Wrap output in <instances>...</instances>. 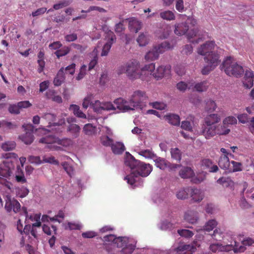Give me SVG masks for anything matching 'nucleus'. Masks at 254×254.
Listing matches in <instances>:
<instances>
[{
  "mask_svg": "<svg viewBox=\"0 0 254 254\" xmlns=\"http://www.w3.org/2000/svg\"><path fill=\"white\" fill-rule=\"evenodd\" d=\"M147 98L145 92L136 90L133 93L128 101L119 98L115 100L114 103L118 109L125 112L136 109H142L145 106Z\"/></svg>",
  "mask_w": 254,
  "mask_h": 254,
  "instance_id": "1",
  "label": "nucleus"
},
{
  "mask_svg": "<svg viewBox=\"0 0 254 254\" xmlns=\"http://www.w3.org/2000/svg\"><path fill=\"white\" fill-rule=\"evenodd\" d=\"M154 68V64L153 63L146 65L141 68L139 62L133 60L129 61L125 64L119 66L117 72L118 74L126 73L127 77L131 80H135L138 78L143 79V74L145 73L146 70H148L149 69L151 71Z\"/></svg>",
  "mask_w": 254,
  "mask_h": 254,
  "instance_id": "2",
  "label": "nucleus"
},
{
  "mask_svg": "<svg viewBox=\"0 0 254 254\" xmlns=\"http://www.w3.org/2000/svg\"><path fill=\"white\" fill-rule=\"evenodd\" d=\"M221 66V69L229 76L241 77L245 71L243 67L230 57L224 60Z\"/></svg>",
  "mask_w": 254,
  "mask_h": 254,
  "instance_id": "3",
  "label": "nucleus"
},
{
  "mask_svg": "<svg viewBox=\"0 0 254 254\" xmlns=\"http://www.w3.org/2000/svg\"><path fill=\"white\" fill-rule=\"evenodd\" d=\"M152 167L149 164H145L140 162L136 171L131 172L128 176L125 177L128 184L133 185L136 182V178L138 176L145 177L148 176L152 171Z\"/></svg>",
  "mask_w": 254,
  "mask_h": 254,
  "instance_id": "4",
  "label": "nucleus"
},
{
  "mask_svg": "<svg viewBox=\"0 0 254 254\" xmlns=\"http://www.w3.org/2000/svg\"><path fill=\"white\" fill-rule=\"evenodd\" d=\"M170 48V44L166 41L154 46L146 54L144 57L145 59L147 61H153L157 60L160 54L163 53L166 50Z\"/></svg>",
  "mask_w": 254,
  "mask_h": 254,
  "instance_id": "5",
  "label": "nucleus"
},
{
  "mask_svg": "<svg viewBox=\"0 0 254 254\" xmlns=\"http://www.w3.org/2000/svg\"><path fill=\"white\" fill-rule=\"evenodd\" d=\"M39 142L46 144L56 142L58 144L62 145L65 147H68L72 146L73 144V141L70 138H64L63 139H60L53 135H49L45 137H43L40 139Z\"/></svg>",
  "mask_w": 254,
  "mask_h": 254,
  "instance_id": "6",
  "label": "nucleus"
},
{
  "mask_svg": "<svg viewBox=\"0 0 254 254\" xmlns=\"http://www.w3.org/2000/svg\"><path fill=\"white\" fill-rule=\"evenodd\" d=\"M195 24L196 20L194 18L189 17L185 22L175 25L174 32L176 35L179 36L184 35L191 27L194 26Z\"/></svg>",
  "mask_w": 254,
  "mask_h": 254,
  "instance_id": "7",
  "label": "nucleus"
},
{
  "mask_svg": "<svg viewBox=\"0 0 254 254\" xmlns=\"http://www.w3.org/2000/svg\"><path fill=\"white\" fill-rule=\"evenodd\" d=\"M22 127L24 128L26 132L19 135V139L27 145L31 144L34 140L33 133L34 130L36 131L37 129H35L34 127L31 124H24Z\"/></svg>",
  "mask_w": 254,
  "mask_h": 254,
  "instance_id": "8",
  "label": "nucleus"
},
{
  "mask_svg": "<svg viewBox=\"0 0 254 254\" xmlns=\"http://www.w3.org/2000/svg\"><path fill=\"white\" fill-rule=\"evenodd\" d=\"M124 237H116L114 235H108L103 237L104 242V246L107 251H112V248L109 247L110 245L113 247L121 246L122 240Z\"/></svg>",
  "mask_w": 254,
  "mask_h": 254,
  "instance_id": "9",
  "label": "nucleus"
},
{
  "mask_svg": "<svg viewBox=\"0 0 254 254\" xmlns=\"http://www.w3.org/2000/svg\"><path fill=\"white\" fill-rule=\"evenodd\" d=\"M155 166L161 170L169 169L170 171H174L180 166V165L172 164L164 158L156 156L153 160Z\"/></svg>",
  "mask_w": 254,
  "mask_h": 254,
  "instance_id": "10",
  "label": "nucleus"
},
{
  "mask_svg": "<svg viewBox=\"0 0 254 254\" xmlns=\"http://www.w3.org/2000/svg\"><path fill=\"white\" fill-rule=\"evenodd\" d=\"M121 246L118 248H122L121 253L122 254H131L136 247V241L131 243V241L127 237H124L122 240Z\"/></svg>",
  "mask_w": 254,
  "mask_h": 254,
  "instance_id": "11",
  "label": "nucleus"
},
{
  "mask_svg": "<svg viewBox=\"0 0 254 254\" xmlns=\"http://www.w3.org/2000/svg\"><path fill=\"white\" fill-rule=\"evenodd\" d=\"M116 106L110 102H101L98 100L95 101L92 106L94 111L97 113H101L103 110L110 111L118 109L117 105L114 102Z\"/></svg>",
  "mask_w": 254,
  "mask_h": 254,
  "instance_id": "12",
  "label": "nucleus"
},
{
  "mask_svg": "<svg viewBox=\"0 0 254 254\" xmlns=\"http://www.w3.org/2000/svg\"><path fill=\"white\" fill-rule=\"evenodd\" d=\"M14 165L11 161H4L0 165V176L8 178L12 174Z\"/></svg>",
  "mask_w": 254,
  "mask_h": 254,
  "instance_id": "13",
  "label": "nucleus"
},
{
  "mask_svg": "<svg viewBox=\"0 0 254 254\" xmlns=\"http://www.w3.org/2000/svg\"><path fill=\"white\" fill-rule=\"evenodd\" d=\"M154 69L155 68L150 71L149 69L148 70H146L145 74L152 75L156 80H159L163 78L165 74H169L170 72L169 66L161 65L159 66L155 71H154Z\"/></svg>",
  "mask_w": 254,
  "mask_h": 254,
  "instance_id": "14",
  "label": "nucleus"
},
{
  "mask_svg": "<svg viewBox=\"0 0 254 254\" xmlns=\"http://www.w3.org/2000/svg\"><path fill=\"white\" fill-rule=\"evenodd\" d=\"M106 38H108V41L104 45L101 54V56H106L108 55V53L113 45V44L116 41V36L111 31H109L107 33Z\"/></svg>",
  "mask_w": 254,
  "mask_h": 254,
  "instance_id": "15",
  "label": "nucleus"
},
{
  "mask_svg": "<svg viewBox=\"0 0 254 254\" xmlns=\"http://www.w3.org/2000/svg\"><path fill=\"white\" fill-rule=\"evenodd\" d=\"M5 200V209L7 212H10L12 210L15 213H16L20 209V204L16 199L7 195Z\"/></svg>",
  "mask_w": 254,
  "mask_h": 254,
  "instance_id": "16",
  "label": "nucleus"
},
{
  "mask_svg": "<svg viewBox=\"0 0 254 254\" xmlns=\"http://www.w3.org/2000/svg\"><path fill=\"white\" fill-rule=\"evenodd\" d=\"M220 51L219 52L217 51L216 52L215 50L213 51V52L208 54L207 55L204 57V60L207 64H210V65L216 67L220 62Z\"/></svg>",
  "mask_w": 254,
  "mask_h": 254,
  "instance_id": "17",
  "label": "nucleus"
},
{
  "mask_svg": "<svg viewBox=\"0 0 254 254\" xmlns=\"http://www.w3.org/2000/svg\"><path fill=\"white\" fill-rule=\"evenodd\" d=\"M215 42L214 41H207L201 45L197 49V53L205 57L208 54L214 51Z\"/></svg>",
  "mask_w": 254,
  "mask_h": 254,
  "instance_id": "18",
  "label": "nucleus"
},
{
  "mask_svg": "<svg viewBox=\"0 0 254 254\" xmlns=\"http://www.w3.org/2000/svg\"><path fill=\"white\" fill-rule=\"evenodd\" d=\"M140 162L139 160L135 159L129 152L126 153L125 164L129 167L132 172L136 171Z\"/></svg>",
  "mask_w": 254,
  "mask_h": 254,
  "instance_id": "19",
  "label": "nucleus"
},
{
  "mask_svg": "<svg viewBox=\"0 0 254 254\" xmlns=\"http://www.w3.org/2000/svg\"><path fill=\"white\" fill-rule=\"evenodd\" d=\"M140 162L139 160L135 159L129 152L126 153L125 164L129 167L132 172L136 171Z\"/></svg>",
  "mask_w": 254,
  "mask_h": 254,
  "instance_id": "20",
  "label": "nucleus"
},
{
  "mask_svg": "<svg viewBox=\"0 0 254 254\" xmlns=\"http://www.w3.org/2000/svg\"><path fill=\"white\" fill-rule=\"evenodd\" d=\"M201 132L206 139H209L217 134L216 126L202 124Z\"/></svg>",
  "mask_w": 254,
  "mask_h": 254,
  "instance_id": "21",
  "label": "nucleus"
},
{
  "mask_svg": "<svg viewBox=\"0 0 254 254\" xmlns=\"http://www.w3.org/2000/svg\"><path fill=\"white\" fill-rule=\"evenodd\" d=\"M178 254H192L195 251V248L193 245L181 244L175 249Z\"/></svg>",
  "mask_w": 254,
  "mask_h": 254,
  "instance_id": "22",
  "label": "nucleus"
},
{
  "mask_svg": "<svg viewBox=\"0 0 254 254\" xmlns=\"http://www.w3.org/2000/svg\"><path fill=\"white\" fill-rule=\"evenodd\" d=\"M190 195L194 202H200L204 198V194L201 190L190 187Z\"/></svg>",
  "mask_w": 254,
  "mask_h": 254,
  "instance_id": "23",
  "label": "nucleus"
},
{
  "mask_svg": "<svg viewBox=\"0 0 254 254\" xmlns=\"http://www.w3.org/2000/svg\"><path fill=\"white\" fill-rule=\"evenodd\" d=\"M221 120L220 116L216 114H211L206 116L204 119L202 124L209 126H217L216 124L218 123Z\"/></svg>",
  "mask_w": 254,
  "mask_h": 254,
  "instance_id": "24",
  "label": "nucleus"
},
{
  "mask_svg": "<svg viewBox=\"0 0 254 254\" xmlns=\"http://www.w3.org/2000/svg\"><path fill=\"white\" fill-rule=\"evenodd\" d=\"M254 73L251 70H246L243 80L244 86L247 88H251L254 85Z\"/></svg>",
  "mask_w": 254,
  "mask_h": 254,
  "instance_id": "25",
  "label": "nucleus"
},
{
  "mask_svg": "<svg viewBox=\"0 0 254 254\" xmlns=\"http://www.w3.org/2000/svg\"><path fill=\"white\" fill-rule=\"evenodd\" d=\"M127 20L128 21V28L130 31L137 33L141 29L142 23L136 18L131 17Z\"/></svg>",
  "mask_w": 254,
  "mask_h": 254,
  "instance_id": "26",
  "label": "nucleus"
},
{
  "mask_svg": "<svg viewBox=\"0 0 254 254\" xmlns=\"http://www.w3.org/2000/svg\"><path fill=\"white\" fill-rule=\"evenodd\" d=\"M66 130L69 133L71 137L74 139L79 136L81 128L77 124H71L67 127Z\"/></svg>",
  "mask_w": 254,
  "mask_h": 254,
  "instance_id": "27",
  "label": "nucleus"
},
{
  "mask_svg": "<svg viewBox=\"0 0 254 254\" xmlns=\"http://www.w3.org/2000/svg\"><path fill=\"white\" fill-rule=\"evenodd\" d=\"M185 220L190 223L194 224L198 219V213L196 211L189 210L185 214Z\"/></svg>",
  "mask_w": 254,
  "mask_h": 254,
  "instance_id": "28",
  "label": "nucleus"
},
{
  "mask_svg": "<svg viewBox=\"0 0 254 254\" xmlns=\"http://www.w3.org/2000/svg\"><path fill=\"white\" fill-rule=\"evenodd\" d=\"M190 187L182 188L176 191V196L179 199L184 200L190 195Z\"/></svg>",
  "mask_w": 254,
  "mask_h": 254,
  "instance_id": "29",
  "label": "nucleus"
},
{
  "mask_svg": "<svg viewBox=\"0 0 254 254\" xmlns=\"http://www.w3.org/2000/svg\"><path fill=\"white\" fill-rule=\"evenodd\" d=\"M111 148L113 153L117 155L122 154L126 149L123 143L119 141L114 142Z\"/></svg>",
  "mask_w": 254,
  "mask_h": 254,
  "instance_id": "30",
  "label": "nucleus"
},
{
  "mask_svg": "<svg viewBox=\"0 0 254 254\" xmlns=\"http://www.w3.org/2000/svg\"><path fill=\"white\" fill-rule=\"evenodd\" d=\"M164 118L172 125L178 126L180 124V117L176 114L169 113L165 115Z\"/></svg>",
  "mask_w": 254,
  "mask_h": 254,
  "instance_id": "31",
  "label": "nucleus"
},
{
  "mask_svg": "<svg viewBox=\"0 0 254 254\" xmlns=\"http://www.w3.org/2000/svg\"><path fill=\"white\" fill-rule=\"evenodd\" d=\"M180 176L184 179L190 178L193 177L194 173L193 170L190 167H184L179 172Z\"/></svg>",
  "mask_w": 254,
  "mask_h": 254,
  "instance_id": "32",
  "label": "nucleus"
},
{
  "mask_svg": "<svg viewBox=\"0 0 254 254\" xmlns=\"http://www.w3.org/2000/svg\"><path fill=\"white\" fill-rule=\"evenodd\" d=\"M228 246H223L219 243H213L209 246V250L213 253L224 252L228 251Z\"/></svg>",
  "mask_w": 254,
  "mask_h": 254,
  "instance_id": "33",
  "label": "nucleus"
},
{
  "mask_svg": "<svg viewBox=\"0 0 254 254\" xmlns=\"http://www.w3.org/2000/svg\"><path fill=\"white\" fill-rule=\"evenodd\" d=\"M64 68H61L58 71L56 77L54 78V84L56 86H60L64 80Z\"/></svg>",
  "mask_w": 254,
  "mask_h": 254,
  "instance_id": "34",
  "label": "nucleus"
},
{
  "mask_svg": "<svg viewBox=\"0 0 254 254\" xmlns=\"http://www.w3.org/2000/svg\"><path fill=\"white\" fill-rule=\"evenodd\" d=\"M231 162L226 155H222L219 160L218 165L221 168L228 169L230 166Z\"/></svg>",
  "mask_w": 254,
  "mask_h": 254,
  "instance_id": "35",
  "label": "nucleus"
},
{
  "mask_svg": "<svg viewBox=\"0 0 254 254\" xmlns=\"http://www.w3.org/2000/svg\"><path fill=\"white\" fill-rule=\"evenodd\" d=\"M136 41L139 46H145L149 41L148 35L146 33H142L139 35Z\"/></svg>",
  "mask_w": 254,
  "mask_h": 254,
  "instance_id": "36",
  "label": "nucleus"
},
{
  "mask_svg": "<svg viewBox=\"0 0 254 254\" xmlns=\"http://www.w3.org/2000/svg\"><path fill=\"white\" fill-rule=\"evenodd\" d=\"M70 111H72L73 114L78 118L85 119L86 116L80 110L78 106L76 105H71L69 109Z\"/></svg>",
  "mask_w": 254,
  "mask_h": 254,
  "instance_id": "37",
  "label": "nucleus"
},
{
  "mask_svg": "<svg viewBox=\"0 0 254 254\" xmlns=\"http://www.w3.org/2000/svg\"><path fill=\"white\" fill-rule=\"evenodd\" d=\"M227 246H228V251L232 249L235 253L243 252L246 250V248L244 246H239V244L236 241H234L233 244L232 243L231 245H228Z\"/></svg>",
  "mask_w": 254,
  "mask_h": 254,
  "instance_id": "38",
  "label": "nucleus"
},
{
  "mask_svg": "<svg viewBox=\"0 0 254 254\" xmlns=\"http://www.w3.org/2000/svg\"><path fill=\"white\" fill-rule=\"evenodd\" d=\"M217 134L219 135H226L228 134L230 131V129L228 127L227 125L222 124L216 126Z\"/></svg>",
  "mask_w": 254,
  "mask_h": 254,
  "instance_id": "39",
  "label": "nucleus"
},
{
  "mask_svg": "<svg viewBox=\"0 0 254 254\" xmlns=\"http://www.w3.org/2000/svg\"><path fill=\"white\" fill-rule=\"evenodd\" d=\"M217 107L215 101L211 99H207L205 101V110L207 112L212 113L214 112Z\"/></svg>",
  "mask_w": 254,
  "mask_h": 254,
  "instance_id": "40",
  "label": "nucleus"
},
{
  "mask_svg": "<svg viewBox=\"0 0 254 254\" xmlns=\"http://www.w3.org/2000/svg\"><path fill=\"white\" fill-rule=\"evenodd\" d=\"M159 15L161 18L166 20H173L175 19L174 13L170 10H166L160 13Z\"/></svg>",
  "mask_w": 254,
  "mask_h": 254,
  "instance_id": "41",
  "label": "nucleus"
},
{
  "mask_svg": "<svg viewBox=\"0 0 254 254\" xmlns=\"http://www.w3.org/2000/svg\"><path fill=\"white\" fill-rule=\"evenodd\" d=\"M83 131L86 135H92L96 132V127L91 124H87L84 125Z\"/></svg>",
  "mask_w": 254,
  "mask_h": 254,
  "instance_id": "42",
  "label": "nucleus"
},
{
  "mask_svg": "<svg viewBox=\"0 0 254 254\" xmlns=\"http://www.w3.org/2000/svg\"><path fill=\"white\" fill-rule=\"evenodd\" d=\"M100 141L103 146L110 147L114 142V140L108 135H102L100 137Z\"/></svg>",
  "mask_w": 254,
  "mask_h": 254,
  "instance_id": "43",
  "label": "nucleus"
},
{
  "mask_svg": "<svg viewBox=\"0 0 254 254\" xmlns=\"http://www.w3.org/2000/svg\"><path fill=\"white\" fill-rule=\"evenodd\" d=\"M16 147V143L13 141H8L2 143L1 147L4 151L13 150Z\"/></svg>",
  "mask_w": 254,
  "mask_h": 254,
  "instance_id": "44",
  "label": "nucleus"
},
{
  "mask_svg": "<svg viewBox=\"0 0 254 254\" xmlns=\"http://www.w3.org/2000/svg\"><path fill=\"white\" fill-rule=\"evenodd\" d=\"M138 154L146 158L152 159L153 160L156 156L151 149H141Z\"/></svg>",
  "mask_w": 254,
  "mask_h": 254,
  "instance_id": "45",
  "label": "nucleus"
},
{
  "mask_svg": "<svg viewBox=\"0 0 254 254\" xmlns=\"http://www.w3.org/2000/svg\"><path fill=\"white\" fill-rule=\"evenodd\" d=\"M93 56L92 59L88 65V70H91L97 64L98 57H97V50L95 48L92 53Z\"/></svg>",
  "mask_w": 254,
  "mask_h": 254,
  "instance_id": "46",
  "label": "nucleus"
},
{
  "mask_svg": "<svg viewBox=\"0 0 254 254\" xmlns=\"http://www.w3.org/2000/svg\"><path fill=\"white\" fill-rule=\"evenodd\" d=\"M208 84L207 81H204L195 84L194 88L198 92H203L207 90Z\"/></svg>",
  "mask_w": 254,
  "mask_h": 254,
  "instance_id": "47",
  "label": "nucleus"
},
{
  "mask_svg": "<svg viewBox=\"0 0 254 254\" xmlns=\"http://www.w3.org/2000/svg\"><path fill=\"white\" fill-rule=\"evenodd\" d=\"M217 225V223L215 220L212 219L209 220L203 226L204 231L209 232L212 230Z\"/></svg>",
  "mask_w": 254,
  "mask_h": 254,
  "instance_id": "48",
  "label": "nucleus"
},
{
  "mask_svg": "<svg viewBox=\"0 0 254 254\" xmlns=\"http://www.w3.org/2000/svg\"><path fill=\"white\" fill-rule=\"evenodd\" d=\"M171 154L173 159L178 161H180L181 160V153L178 148H175L171 149Z\"/></svg>",
  "mask_w": 254,
  "mask_h": 254,
  "instance_id": "49",
  "label": "nucleus"
},
{
  "mask_svg": "<svg viewBox=\"0 0 254 254\" xmlns=\"http://www.w3.org/2000/svg\"><path fill=\"white\" fill-rule=\"evenodd\" d=\"M232 165V168H229L233 172L241 171L242 170V164L240 162L231 161V163Z\"/></svg>",
  "mask_w": 254,
  "mask_h": 254,
  "instance_id": "50",
  "label": "nucleus"
},
{
  "mask_svg": "<svg viewBox=\"0 0 254 254\" xmlns=\"http://www.w3.org/2000/svg\"><path fill=\"white\" fill-rule=\"evenodd\" d=\"M70 51V48L68 47H64L63 48L57 50L55 53V55L58 58L67 55Z\"/></svg>",
  "mask_w": 254,
  "mask_h": 254,
  "instance_id": "51",
  "label": "nucleus"
},
{
  "mask_svg": "<svg viewBox=\"0 0 254 254\" xmlns=\"http://www.w3.org/2000/svg\"><path fill=\"white\" fill-rule=\"evenodd\" d=\"M153 108L159 110H165L167 105L163 102H154L149 104Z\"/></svg>",
  "mask_w": 254,
  "mask_h": 254,
  "instance_id": "52",
  "label": "nucleus"
},
{
  "mask_svg": "<svg viewBox=\"0 0 254 254\" xmlns=\"http://www.w3.org/2000/svg\"><path fill=\"white\" fill-rule=\"evenodd\" d=\"M178 233L181 236L187 238H190L194 235V233L192 231L187 229L178 230Z\"/></svg>",
  "mask_w": 254,
  "mask_h": 254,
  "instance_id": "53",
  "label": "nucleus"
},
{
  "mask_svg": "<svg viewBox=\"0 0 254 254\" xmlns=\"http://www.w3.org/2000/svg\"><path fill=\"white\" fill-rule=\"evenodd\" d=\"M239 205L243 209H247L252 207V205L249 203L243 195L241 197L240 200Z\"/></svg>",
  "mask_w": 254,
  "mask_h": 254,
  "instance_id": "54",
  "label": "nucleus"
},
{
  "mask_svg": "<svg viewBox=\"0 0 254 254\" xmlns=\"http://www.w3.org/2000/svg\"><path fill=\"white\" fill-rule=\"evenodd\" d=\"M56 115H54V114L49 113H45L43 116V118H44L45 119L49 122V126H53V124L52 125L51 122L56 121Z\"/></svg>",
  "mask_w": 254,
  "mask_h": 254,
  "instance_id": "55",
  "label": "nucleus"
},
{
  "mask_svg": "<svg viewBox=\"0 0 254 254\" xmlns=\"http://www.w3.org/2000/svg\"><path fill=\"white\" fill-rule=\"evenodd\" d=\"M223 124L227 125H236L237 123V120L236 118L233 116H229L223 120Z\"/></svg>",
  "mask_w": 254,
  "mask_h": 254,
  "instance_id": "56",
  "label": "nucleus"
},
{
  "mask_svg": "<svg viewBox=\"0 0 254 254\" xmlns=\"http://www.w3.org/2000/svg\"><path fill=\"white\" fill-rule=\"evenodd\" d=\"M28 160L32 164L39 165L43 163V160H41L39 156H30Z\"/></svg>",
  "mask_w": 254,
  "mask_h": 254,
  "instance_id": "57",
  "label": "nucleus"
},
{
  "mask_svg": "<svg viewBox=\"0 0 254 254\" xmlns=\"http://www.w3.org/2000/svg\"><path fill=\"white\" fill-rule=\"evenodd\" d=\"M62 165L64 170L66 171L69 176H71V175L73 174V168L69 164L66 162H64L63 163Z\"/></svg>",
  "mask_w": 254,
  "mask_h": 254,
  "instance_id": "58",
  "label": "nucleus"
},
{
  "mask_svg": "<svg viewBox=\"0 0 254 254\" xmlns=\"http://www.w3.org/2000/svg\"><path fill=\"white\" fill-rule=\"evenodd\" d=\"M8 111L11 114H18L20 113V109L18 104L10 105L8 107Z\"/></svg>",
  "mask_w": 254,
  "mask_h": 254,
  "instance_id": "59",
  "label": "nucleus"
},
{
  "mask_svg": "<svg viewBox=\"0 0 254 254\" xmlns=\"http://www.w3.org/2000/svg\"><path fill=\"white\" fill-rule=\"evenodd\" d=\"M81 228V225L79 224L72 222H68L67 226L65 227L66 229L72 230H80Z\"/></svg>",
  "mask_w": 254,
  "mask_h": 254,
  "instance_id": "60",
  "label": "nucleus"
},
{
  "mask_svg": "<svg viewBox=\"0 0 254 254\" xmlns=\"http://www.w3.org/2000/svg\"><path fill=\"white\" fill-rule=\"evenodd\" d=\"M177 88L180 91L184 92L187 88L190 89L191 88V86H189L184 82L181 81L177 83Z\"/></svg>",
  "mask_w": 254,
  "mask_h": 254,
  "instance_id": "61",
  "label": "nucleus"
},
{
  "mask_svg": "<svg viewBox=\"0 0 254 254\" xmlns=\"http://www.w3.org/2000/svg\"><path fill=\"white\" fill-rule=\"evenodd\" d=\"M192 51L193 48L191 45H186L183 47L182 50V53L183 55H189L192 52Z\"/></svg>",
  "mask_w": 254,
  "mask_h": 254,
  "instance_id": "62",
  "label": "nucleus"
},
{
  "mask_svg": "<svg viewBox=\"0 0 254 254\" xmlns=\"http://www.w3.org/2000/svg\"><path fill=\"white\" fill-rule=\"evenodd\" d=\"M124 21L117 23L115 26V31L117 33H120L125 29V27L123 24Z\"/></svg>",
  "mask_w": 254,
  "mask_h": 254,
  "instance_id": "63",
  "label": "nucleus"
},
{
  "mask_svg": "<svg viewBox=\"0 0 254 254\" xmlns=\"http://www.w3.org/2000/svg\"><path fill=\"white\" fill-rule=\"evenodd\" d=\"M237 118L239 122L242 124H245L247 123H249V121H248V115L247 114H242L238 115Z\"/></svg>",
  "mask_w": 254,
  "mask_h": 254,
  "instance_id": "64",
  "label": "nucleus"
}]
</instances>
